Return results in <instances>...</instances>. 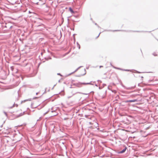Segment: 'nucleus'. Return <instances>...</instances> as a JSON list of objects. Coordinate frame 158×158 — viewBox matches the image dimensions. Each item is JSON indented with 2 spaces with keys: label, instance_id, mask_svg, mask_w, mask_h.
I'll use <instances>...</instances> for the list:
<instances>
[{
  "label": "nucleus",
  "instance_id": "nucleus-1",
  "mask_svg": "<svg viewBox=\"0 0 158 158\" xmlns=\"http://www.w3.org/2000/svg\"><path fill=\"white\" fill-rule=\"evenodd\" d=\"M78 72L79 73L78 76L80 77L85 74V69H80L78 70Z\"/></svg>",
  "mask_w": 158,
  "mask_h": 158
},
{
  "label": "nucleus",
  "instance_id": "nucleus-2",
  "mask_svg": "<svg viewBox=\"0 0 158 158\" xmlns=\"http://www.w3.org/2000/svg\"><path fill=\"white\" fill-rule=\"evenodd\" d=\"M100 33H98L97 34H94L93 35V38L94 39H97L99 36Z\"/></svg>",
  "mask_w": 158,
  "mask_h": 158
},
{
  "label": "nucleus",
  "instance_id": "nucleus-3",
  "mask_svg": "<svg viewBox=\"0 0 158 158\" xmlns=\"http://www.w3.org/2000/svg\"><path fill=\"white\" fill-rule=\"evenodd\" d=\"M137 99H134V100H128V101H127L126 102H137Z\"/></svg>",
  "mask_w": 158,
  "mask_h": 158
},
{
  "label": "nucleus",
  "instance_id": "nucleus-4",
  "mask_svg": "<svg viewBox=\"0 0 158 158\" xmlns=\"http://www.w3.org/2000/svg\"><path fill=\"white\" fill-rule=\"evenodd\" d=\"M69 11H70V12L71 13H74L73 11V10L72 9L71 7L69 8Z\"/></svg>",
  "mask_w": 158,
  "mask_h": 158
},
{
  "label": "nucleus",
  "instance_id": "nucleus-5",
  "mask_svg": "<svg viewBox=\"0 0 158 158\" xmlns=\"http://www.w3.org/2000/svg\"><path fill=\"white\" fill-rule=\"evenodd\" d=\"M126 150V148H125V149H124L121 152V153H123Z\"/></svg>",
  "mask_w": 158,
  "mask_h": 158
},
{
  "label": "nucleus",
  "instance_id": "nucleus-6",
  "mask_svg": "<svg viewBox=\"0 0 158 158\" xmlns=\"http://www.w3.org/2000/svg\"><path fill=\"white\" fill-rule=\"evenodd\" d=\"M153 55L155 56H157V54H156V53H153Z\"/></svg>",
  "mask_w": 158,
  "mask_h": 158
},
{
  "label": "nucleus",
  "instance_id": "nucleus-7",
  "mask_svg": "<svg viewBox=\"0 0 158 158\" xmlns=\"http://www.w3.org/2000/svg\"><path fill=\"white\" fill-rule=\"evenodd\" d=\"M124 70V71H131L130 70Z\"/></svg>",
  "mask_w": 158,
  "mask_h": 158
},
{
  "label": "nucleus",
  "instance_id": "nucleus-8",
  "mask_svg": "<svg viewBox=\"0 0 158 158\" xmlns=\"http://www.w3.org/2000/svg\"><path fill=\"white\" fill-rule=\"evenodd\" d=\"M102 67H103V66H100L99 67L100 68H101Z\"/></svg>",
  "mask_w": 158,
  "mask_h": 158
}]
</instances>
